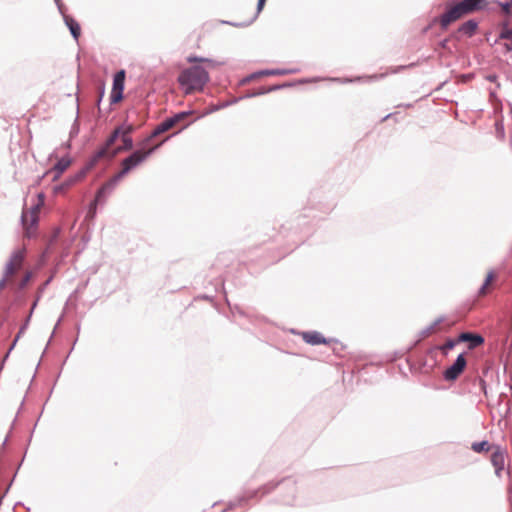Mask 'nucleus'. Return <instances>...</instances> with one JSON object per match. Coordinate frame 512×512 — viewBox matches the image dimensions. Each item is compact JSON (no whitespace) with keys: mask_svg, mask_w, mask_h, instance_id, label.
<instances>
[{"mask_svg":"<svg viewBox=\"0 0 512 512\" xmlns=\"http://www.w3.org/2000/svg\"><path fill=\"white\" fill-rule=\"evenodd\" d=\"M226 107H227V104H225V102H221V103H218V104L212 106L210 108L209 112H216V111L224 109Z\"/></svg>","mask_w":512,"mask_h":512,"instance_id":"obj_40","label":"nucleus"},{"mask_svg":"<svg viewBox=\"0 0 512 512\" xmlns=\"http://www.w3.org/2000/svg\"><path fill=\"white\" fill-rule=\"evenodd\" d=\"M276 85H277V89L280 90V89H283V88L292 87V86H294V83H292V82H285V83L276 84Z\"/></svg>","mask_w":512,"mask_h":512,"instance_id":"obj_48","label":"nucleus"},{"mask_svg":"<svg viewBox=\"0 0 512 512\" xmlns=\"http://www.w3.org/2000/svg\"><path fill=\"white\" fill-rule=\"evenodd\" d=\"M470 448H501L500 445L490 444L487 440L473 442Z\"/></svg>","mask_w":512,"mask_h":512,"instance_id":"obj_30","label":"nucleus"},{"mask_svg":"<svg viewBox=\"0 0 512 512\" xmlns=\"http://www.w3.org/2000/svg\"><path fill=\"white\" fill-rule=\"evenodd\" d=\"M403 106H404V107H407V108H410V107H412V104H409V103H408V104H404Z\"/></svg>","mask_w":512,"mask_h":512,"instance_id":"obj_56","label":"nucleus"},{"mask_svg":"<svg viewBox=\"0 0 512 512\" xmlns=\"http://www.w3.org/2000/svg\"><path fill=\"white\" fill-rule=\"evenodd\" d=\"M54 2L57 5V8H58L60 14H63V12L65 11V7H64L62 1L61 0H54Z\"/></svg>","mask_w":512,"mask_h":512,"instance_id":"obj_47","label":"nucleus"},{"mask_svg":"<svg viewBox=\"0 0 512 512\" xmlns=\"http://www.w3.org/2000/svg\"><path fill=\"white\" fill-rule=\"evenodd\" d=\"M61 15L63 17L65 25L67 26V28L70 31L71 36L73 37L74 40L78 41L80 34H81L80 24L72 16L66 14L65 11Z\"/></svg>","mask_w":512,"mask_h":512,"instance_id":"obj_18","label":"nucleus"},{"mask_svg":"<svg viewBox=\"0 0 512 512\" xmlns=\"http://www.w3.org/2000/svg\"><path fill=\"white\" fill-rule=\"evenodd\" d=\"M242 99H246L245 98V95L244 96H241V97H235L231 100H228V101H224L225 104H227V107L230 106V105H233V104H236L238 101L242 100Z\"/></svg>","mask_w":512,"mask_h":512,"instance_id":"obj_46","label":"nucleus"},{"mask_svg":"<svg viewBox=\"0 0 512 512\" xmlns=\"http://www.w3.org/2000/svg\"><path fill=\"white\" fill-rule=\"evenodd\" d=\"M500 32L495 40V44L500 40H507L512 42V28H511V19H503L499 23Z\"/></svg>","mask_w":512,"mask_h":512,"instance_id":"obj_20","label":"nucleus"},{"mask_svg":"<svg viewBox=\"0 0 512 512\" xmlns=\"http://www.w3.org/2000/svg\"><path fill=\"white\" fill-rule=\"evenodd\" d=\"M72 159L70 156L61 157L52 167L50 172H53L54 175L52 177V181L58 180L61 175L67 170V168L71 165Z\"/></svg>","mask_w":512,"mask_h":512,"instance_id":"obj_16","label":"nucleus"},{"mask_svg":"<svg viewBox=\"0 0 512 512\" xmlns=\"http://www.w3.org/2000/svg\"><path fill=\"white\" fill-rule=\"evenodd\" d=\"M25 258V250L18 249L12 252L8 262L5 265L3 276L5 278H9L12 276L18 268L22 266V263Z\"/></svg>","mask_w":512,"mask_h":512,"instance_id":"obj_12","label":"nucleus"},{"mask_svg":"<svg viewBox=\"0 0 512 512\" xmlns=\"http://www.w3.org/2000/svg\"><path fill=\"white\" fill-rule=\"evenodd\" d=\"M265 3H266V0H258L257 7H256V12L254 13V15L248 21H245V22L223 21L222 23L230 25V26H233V27H246V26H249L250 24H252L257 19L258 15L260 14L262 9L264 8Z\"/></svg>","mask_w":512,"mask_h":512,"instance_id":"obj_21","label":"nucleus"},{"mask_svg":"<svg viewBox=\"0 0 512 512\" xmlns=\"http://www.w3.org/2000/svg\"><path fill=\"white\" fill-rule=\"evenodd\" d=\"M479 28V21L476 19H469L463 22L458 28L450 33V38L456 41H460L464 36L466 38H472Z\"/></svg>","mask_w":512,"mask_h":512,"instance_id":"obj_11","label":"nucleus"},{"mask_svg":"<svg viewBox=\"0 0 512 512\" xmlns=\"http://www.w3.org/2000/svg\"><path fill=\"white\" fill-rule=\"evenodd\" d=\"M502 47H503L504 54H508V53L512 52V42L511 41L503 43Z\"/></svg>","mask_w":512,"mask_h":512,"instance_id":"obj_42","label":"nucleus"},{"mask_svg":"<svg viewBox=\"0 0 512 512\" xmlns=\"http://www.w3.org/2000/svg\"><path fill=\"white\" fill-rule=\"evenodd\" d=\"M467 352L460 353L451 365H449L442 373V377L446 382H455L467 367Z\"/></svg>","mask_w":512,"mask_h":512,"instance_id":"obj_6","label":"nucleus"},{"mask_svg":"<svg viewBox=\"0 0 512 512\" xmlns=\"http://www.w3.org/2000/svg\"><path fill=\"white\" fill-rule=\"evenodd\" d=\"M450 36L448 38H444L443 40H441L439 43H438V47L441 48V49H444V50H448L449 52H451L449 46H448V42L450 40Z\"/></svg>","mask_w":512,"mask_h":512,"instance_id":"obj_38","label":"nucleus"},{"mask_svg":"<svg viewBox=\"0 0 512 512\" xmlns=\"http://www.w3.org/2000/svg\"><path fill=\"white\" fill-rule=\"evenodd\" d=\"M193 111H181L178 113H175L171 117H167L165 120H163L160 124H158L155 129L152 131L151 135L148 137L147 140H150L152 138H155L159 136L160 134L170 130L172 127H174L177 123L184 120L187 116L191 115Z\"/></svg>","mask_w":512,"mask_h":512,"instance_id":"obj_9","label":"nucleus"},{"mask_svg":"<svg viewBox=\"0 0 512 512\" xmlns=\"http://www.w3.org/2000/svg\"><path fill=\"white\" fill-rule=\"evenodd\" d=\"M265 89H266V92H267V93H270V92H273V91H277V90H278V89H277V85H276V84H275V85H271V86H267V87H265Z\"/></svg>","mask_w":512,"mask_h":512,"instance_id":"obj_50","label":"nucleus"},{"mask_svg":"<svg viewBox=\"0 0 512 512\" xmlns=\"http://www.w3.org/2000/svg\"><path fill=\"white\" fill-rule=\"evenodd\" d=\"M104 93H105V85L104 83H102L99 87V98H98V101H97V105L100 106V103L102 101V98L104 97Z\"/></svg>","mask_w":512,"mask_h":512,"instance_id":"obj_43","label":"nucleus"},{"mask_svg":"<svg viewBox=\"0 0 512 512\" xmlns=\"http://www.w3.org/2000/svg\"><path fill=\"white\" fill-rule=\"evenodd\" d=\"M393 114L390 113V114H387L386 116L383 117L382 121H385L387 120L388 118H390Z\"/></svg>","mask_w":512,"mask_h":512,"instance_id":"obj_52","label":"nucleus"},{"mask_svg":"<svg viewBox=\"0 0 512 512\" xmlns=\"http://www.w3.org/2000/svg\"><path fill=\"white\" fill-rule=\"evenodd\" d=\"M32 278V272L27 271L19 283V289H24Z\"/></svg>","mask_w":512,"mask_h":512,"instance_id":"obj_35","label":"nucleus"},{"mask_svg":"<svg viewBox=\"0 0 512 512\" xmlns=\"http://www.w3.org/2000/svg\"><path fill=\"white\" fill-rule=\"evenodd\" d=\"M416 66V63H410L408 65H401V66H398L396 67L394 70H393V73H397L401 70H404V69H407V68H411V67H415Z\"/></svg>","mask_w":512,"mask_h":512,"instance_id":"obj_44","label":"nucleus"},{"mask_svg":"<svg viewBox=\"0 0 512 512\" xmlns=\"http://www.w3.org/2000/svg\"><path fill=\"white\" fill-rule=\"evenodd\" d=\"M443 321V317L437 318L433 323H431L429 326L422 329L419 333L421 338L427 337L430 335V333L435 329L437 325H439Z\"/></svg>","mask_w":512,"mask_h":512,"instance_id":"obj_29","label":"nucleus"},{"mask_svg":"<svg viewBox=\"0 0 512 512\" xmlns=\"http://www.w3.org/2000/svg\"><path fill=\"white\" fill-rule=\"evenodd\" d=\"M264 94H267L266 92V89H265V86L263 87H260L259 89L257 90H254L252 92H249L245 95V98H253V97H257V96H260V95H264Z\"/></svg>","mask_w":512,"mask_h":512,"instance_id":"obj_33","label":"nucleus"},{"mask_svg":"<svg viewBox=\"0 0 512 512\" xmlns=\"http://www.w3.org/2000/svg\"><path fill=\"white\" fill-rule=\"evenodd\" d=\"M487 372H488V368L486 367V368H484V370H483V374L485 375Z\"/></svg>","mask_w":512,"mask_h":512,"instance_id":"obj_57","label":"nucleus"},{"mask_svg":"<svg viewBox=\"0 0 512 512\" xmlns=\"http://www.w3.org/2000/svg\"><path fill=\"white\" fill-rule=\"evenodd\" d=\"M297 69H265L258 71L261 76L286 75L297 72Z\"/></svg>","mask_w":512,"mask_h":512,"instance_id":"obj_26","label":"nucleus"},{"mask_svg":"<svg viewBox=\"0 0 512 512\" xmlns=\"http://www.w3.org/2000/svg\"><path fill=\"white\" fill-rule=\"evenodd\" d=\"M38 203L34 204L30 211H23L20 217V221L22 226L26 229V235L28 238L32 237V234L30 232V228L36 227L39 221L38 217V211L40 207L44 204V194L40 193L38 194Z\"/></svg>","mask_w":512,"mask_h":512,"instance_id":"obj_5","label":"nucleus"},{"mask_svg":"<svg viewBox=\"0 0 512 512\" xmlns=\"http://www.w3.org/2000/svg\"><path fill=\"white\" fill-rule=\"evenodd\" d=\"M458 343H460V341H458V337L455 339L448 338L444 344L431 347L428 352L433 353L434 351L439 350L443 353V355L446 356L448 355V352L452 350Z\"/></svg>","mask_w":512,"mask_h":512,"instance_id":"obj_23","label":"nucleus"},{"mask_svg":"<svg viewBox=\"0 0 512 512\" xmlns=\"http://www.w3.org/2000/svg\"><path fill=\"white\" fill-rule=\"evenodd\" d=\"M505 452L506 450H495L491 455V462L495 468V473L497 476H501V472L505 467Z\"/></svg>","mask_w":512,"mask_h":512,"instance_id":"obj_19","label":"nucleus"},{"mask_svg":"<svg viewBox=\"0 0 512 512\" xmlns=\"http://www.w3.org/2000/svg\"><path fill=\"white\" fill-rule=\"evenodd\" d=\"M260 76H261V74H258V71L254 72V73L244 77L242 80H240V85H245V84L249 83L250 81H252L253 79L260 77Z\"/></svg>","mask_w":512,"mask_h":512,"instance_id":"obj_37","label":"nucleus"},{"mask_svg":"<svg viewBox=\"0 0 512 512\" xmlns=\"http://www.w3.org/2000/svg\"><path fill=\"white\" fill-rule=\"evenodd\" d=\"M125 151L122 149L121 146L115 147V148H109L108 153L104 156V158H107L108 160L114 159L119 153Z\"/></svg>","mask_w":512,"mask_h":512,"instance_id":"obj_32","label":"nucleus"},{"mask_svg":"<svg viewBox=\"0 0 512 512\" xmlns=\"http://www.w3.org/2000/svg\"><path fill=\"white\" fill-rule=\"evenodd\" d=\"M489 284H486V283H482V285L480 286V288L478 289L477 291V295L478 296H484L487 294V288H488Z\"/></svg>","mask_w":512,"mask_h":512,"instance_id":"obj_41","label":"nucleus"},{"mask_svg":"<svg viewBox=\"0 0 512 512\" xmlns=\"http://www.w3.org/2000/svg\"><path fill=\"white\" fill-rule=\"evenodd\" d=\"M187 61L189 63L204 62V63H207L210 67H216V66H221V65L225 64V62H223V61H217V60H214V59L205 58V57H198V56H189L187 58Z\"/></svg>","mask_w":512,"mask_h":512,"instance_id":"obj_25","label":"nucleus"},{"mask_svg":"<svg viewBox=\"0 0 512 512\" xmlns=\"http://www.w3.org/2000/svg\"><path fill=\"white\" fill-rule=\"evenodd\" d=\"M457 389V393L460 395L470 394L476 398L487 395V383L483 376L477 372L467 373L460 381Z\"/></svg>","mask_w":512,"mask_h":512,"instance_id":"obj_4","label":"nucleus"},{"mask_svg":"<svg viewBox=\"0 0 512 512\" xmlns=\"http://www.w3.org/2000/svg\"><path fill=\"white\" fill-rule=\"evenodd\" d=\"M127 174V170L121 167V170L117 174L104 183L98 189L94 201L90 204V209L95 208L98 202L103 201L105 197L114 190L118 182Z\"/></svg>","mask_w":512,"mask_h":512,"instance_id":"obj_7","label":"nucleus"},{"mask_svg":"<svg viewBox=\"0 0 512 512\" xmlns=\"http://www.w3.org/2000/svg\"><path fill=\"white\" fill-rule=\"evenodd\" d=\"M209 80L208 71L203 66L197 64L182 70L177 79L186 95L194 91H202Z\"/></svg>","mask_w":512,"mask_h":512,"instance_id":"obj_3","label":"nucleus"},{"mask_svg":"<svg viewBox=\"0 0 512 512\" xmlns=\"http://www.w3.org/2000/svg\"><path fill=\"white\" fill-rule=\"evenodd\" d=\"M500 11L504 16V19H511L512 17V0L501 2L497 1Z\"/></svg>","mask_w":512,"mask_h":512,"instance_id":"obj_27","label":"nucleus"},{"mask_svg":"<svg viewBox=\"0 0 512 512\" xmlns=\"http://www.w3.org/2000/svg\"><path fill=\"white\" fill-rule=\"evenodd\" d=\"M99 160L100 153H94L79 171L70 176L74 183L76 184L83 180L86 177L87 173L97 165Z\"/></svg>","mask_w":512,"mask_h":512,"instance_id":"obj_14","label":"nucleus"},{"mask_svg":"<svg viewBox=\"0 0 512 512\" xmlns=\"http://www.w3.org/2000/svg\"><path fill=\"white\" fill-rule=\"evenodd\" d=\"M487 7V0H461L448 4L444 13L438 17H434L432 24L439 22L442 30L448 27L466 15L474 12L482 11Z\"/></svg>","mask_w":512,"mask_h":512,"instance_id":"obj_1","label":"nucleus"},{"mask_svg":"<svg viewBox=\"0 0 512 512\" xmlns=\"http://www.w3.org/2000/svg\"><path fill=\"white\" fill-rule=\"evenodd\" d=\"M50 171L45 172L43 175L38 177L37 183H40Z\"/></svg>","mask_w":512,"mask_h":512,"instance_id":"obj_51","label":"nucleus"},{"mask_svg":"<svg viewBox=\"0 0 512 512\" xmlns=\"http://www.w3.org/2000/svg\"><path fill=\"white\" fill-rule=\"evenodd\" d=\"M126 72L124 69L117 71L113 76L110 103L117 104L124 98Z\"/></svg>","mask_w":512,"mask_h":512,"instance_id":"obj_10","label":"nucleus"},{"mask_svg":"<svg viewBox=\"0 0 512 512\" xmlns=\"http://www.w3.org/2000/svg\"><path fill=\"white\" fill-rule=\"evenodd\" d=\"M485 79L488 81V82H492V83H496L497 80H498V76L497 74L495 73H491V74H488L485 76Z\"/></svg>","mask_w":512,"mask_h":512,"instance_id":"obj_45","label":"nucleus"},{"mask_svg":"<svg viewBox=\"0 0 512 512\" xmlns=\"http://www.w3.org/2000/svg\"><path fill=\"white\" fill-rule=\"evenodd\" d=\"M79 130H80V127H79L78 117H76V119L74 120V123L71 126L70 132H69L70 138L76 137L79 134Z\"/></svg>","mask_w":512,"mask_h":512,"instance_id":"obj_34","label":"nucleus"},{"mask_svg":"<svg viewBox=\"0 0 512 512\" xmlns=\"http://www.w3.org/2000/svg\"><path fill=\"white\" fill-rule=\"evenodd\" d=\"M494 278H495V272H494L493 270H490V271L487 273V275H486V277H485V279H484V282H483V283H486V284H489V285H490V284H491V282L494 280Z\"/></svg>","mask_w":512,"mask_h":512,"instance_id":"obj_39","label":"nucleus"},{"mask_svg":"<svg viewBox=\"0 0 512 512\" xmlns=\"http://www.w3.org/2000/svg\"><path fill=\"white\" fill-rule=\"evenodd\" d=\"M62 317H63V316H61V317L58 319V321H57V323H56V325H55V329H56V328H57V326L60 324V322H61V320H62Z\"/></svg>","mask_w":512,"mask_h":512,"instance_id":"obj_54","label":"nucleus"},{"mask_svg":"<svg viewBox=\"0 0 512 512\" xmlns=\"http://www.w3.org/2000/svg\"><path fill=\"white\" fill-rule=\"evenodd\" d=\"M431 25L424 28L423 32L426 33L430 29Z\"/></svg>","mask_w":512,"mask_h":512,"instance_id":"obj_55","label":"nucleus"},{"mask_svg":"<svg viewBox=\"0 0 512 512\" xmlns=\"http://www.w3.org/2000/svg\"><path fill=\"white\" fill-rule=\"evenodd\" d=\"M476 451H477V452H482L483 450L478 449V450H476ZM484 451H485V452H488L489 450H484Z\"/></svg>","mask_w":512,"mask_h":512,"instance_id":"obj_58","label":"nucleus"},{"mask_svg":"<svg viewBox=\"0 0 512 512\" xmlns=\"http://www.w3.org/2000/svg\"><path fill=\"white\" fill-rule=\"evenodd\" d=\"M6 442H7V438H5V439L3 440L2 444H1V448H4V447H5Z\"/></svg>","mask_w":512,"mask_h":512,"instance_id":"obj_53","label":"nucleus"},{"mask_svg":"<svg viewBox=\"0 0 512 512\" xmlns=\"http://www.w3.org/2000/svg\"><path fill=\"white\" fill-rule=\"evenodd\" d=\"M495 128H496V132H497V135L501 138V139H504L505 137V130H504V124L502 121H496L495 123Z\"/></svg>","mask_w":512,"mask_h":512,"instance_id":"obj_36","label":"nucleus"},{"mask_svg":"<svg viewBox=\"0 0 512 512\" xmlns=\"http://www.w3.org/2000/svg\"><path fill=\"white\" fill-rule=\"evenodd\" d=\"M303 340L310 345L329 344L334 339L325 338L320 332L308 331L303 333Z\"/></svg>","mask_w":512,"mask_h":512,"instance_id":"obj_17","label":"nucleus"},{"mask_svg":"<svg viewBox=\"0 0 512 512\" xmlns=\"http://www.w3.org/2000/svg\"><path fill=\"white\" fill-rule=\"evenodd\" d=\"M125 151L122 149L121 146L115 147V148H109L108 153L104 156V158H107L108 160L114 159L119 153Z\"/></svg>","mask_w":512,"mask_h":512,"instance_id":"obj_31","label":"nucleus"},{"mask_svg":"<svg viewBox=\"0 0 512 512\" xmlns=\"http://www.w3.org/2000/svg\"><path fill=\"white\" fill-rule=\"evenodd\" d=\"M134 130L133 125L128 124L124 125V129L121 134V140L123 142V145H121L122 149L125 151H129L133 148V139L131 138L130 134Z\"/></svg>","mask_w":512,"mask_h":512,"instance_id":"obj_22","label":"nucleus"},{"mask_svg":"<svg viewBox=\"0 0 512 512\" xmlns=\"http://www.w3.org/2000/svg\"><path fill=\"white\" fill-rule=\"evenodd\" d=\"M276 85H277V89L280 90V89H283V88L292 87V86H294V83H292V82H285V83L276 84Z\"/></svg>","mask_w":512,"mask_h":512,"instance_id":"obj_49","label":"nucleus"},{"mask_svg":"<svg viewBox=\"0 0 512 512\" xmlns=\"http://www.w3.org/2000/svg\"><path fill=\"white\" fill-rule=\"evenodd\" d=\"M124 125L116 127L106 139L103 146H101L95 153H100V159L108 153V149L121 137Z\"/></svg>","mask_w":512,"mask_h":512,"instance_id":"obj_15","label":"nucleus"},{"mask_svg":"<svg viewBox=\"0 0 512 512\" xmlns=\"http://www.w3.org/2000/svg\"><path fill=\"white\" fill-rule=\"evenodd\" d=\"M280 485L282 490H285L287 492V495H285L281 502L286 505H292L295 501V482L292 479H285L281 482H278L276 484L274 483H268L262 486L259 489L254 490H246L244 493L237 497L234 501L230 503V508L237 507V506H243L245 503H247L249 500L254 499L258 496L259 493L261 495H266L270 493L276 486Z\"/></svg>","mask_w":512,"mask_h":512,"instance_id":"obj_2","label":"nucleus"},{"mask_svg":"<svg viewBox=\"0 0 512 512\" xmlns=\"http://www.w3.org/2000/svg\"><path fill=\"white\" fill-rule=\"evenodd\" d=\"M73 185H75L74 181L71 179V177H67L62 183H60L59 185H56L54 188H53V191L54 193H60V192H64L66 191L67 189H69L70 187H72Z\"/></svg>","mask_w":512,"mask_h":512,"instance_id":"obj_28","label":"nucleus"},{"mask_svg":"<svg viewBox=\"0 0 512 512\" xmlns=\"http://www.w3.org/2000/svg\"><path fill=\"white\" fill-rule=\"evenodd\" d=\"M36 304H37V301H35V302H34V304H33L32 308H31V311H30L29 315L27 316V318H26L25 322L21 325V327H20V329H19V331H18V333H17V335H16V337H15L14 341L12 342V344H11V346H10V348H9V350H8V352H7V354L5 355L4 360H3V361H5V360H6V358L9 356V353H10V352L12 351V349L15 347L16 342L18 341V339L20 338V336H21V335L24 333V331L27 329V327H28V325H29V321H30L31 315H32V312H33V309H34V307L36 306Z\"/></svg>","mask_w":512,"mask_h":512,"instance_id":"obj_24","label":"nucleus"},{"mask_svg":"<svg viewBox=\"0 0 512 512\" xmlns=\"http://www.w3.org/2000/svg\"><path fill=\"white\" fill-rule=\"evenodd\" d=\"M458 341H460V343H467L468 349L473 350V349L481 346L482 344H484L485 339L479 333H473V332L466 331V332H461L458 335Z\"/></svg>","mask_w":512,"mask_h":512,"instance_id":"obj_13","label":"nucleus"},{"mask_svg":"<svg viewBox=\"0 0 512 512\" xmlns=\"http://www.w3.org/2000/svg\"><path fill=\"white\" fill-rule=\"evenodd\" d=\"M158 144L154 147L149 148L146 151L143 150H135L128 157L124 158L121 162V166L123 169L127 170L129 173L132 169L137 167L139 164L144 162L150 155H152L160 146Z\"/></svg>","mask_w":512,"mask_h":512,"instance_id":"obj_8","label":"nucleus"}]
</instances>
